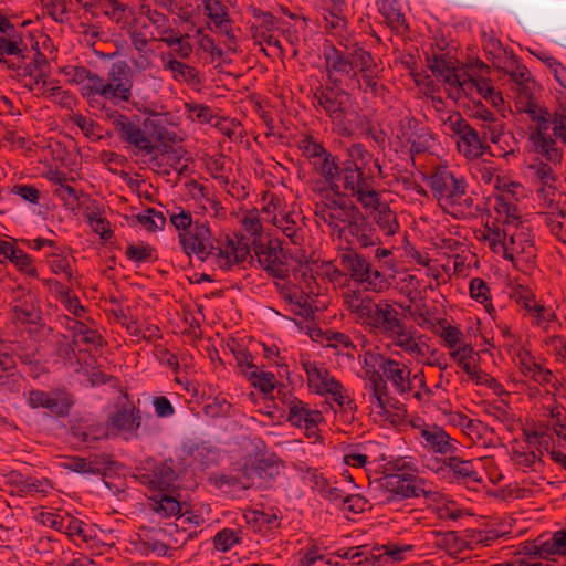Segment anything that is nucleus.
Returning <instances> with one entry per match:
<instances>
[{
    "instance_id": "f257e3e1",
    "label": "nucleus",
    "mask_w": 566,
    "mask_h": 566,
    "mask_svg": "<svg viewBox=\"0 0 566 566\" xmlns=\"http://www.w3.org/2000/svg\"><path fill=\"white\" fill-rule=\"evenodd\" d=\"M323 56L327 83L334 88H358L374 96L386 94L387 88L380 83L384 69L358 41L342 38L339 48L326 41Z\"/></svg>"
},
{
    "instance_id": "f03ea898",
    "label": "nucleus",
    "mask_w": 566,
    "mask_h": 566,
    "mask_svg": "<svg viewBox=\"0 0 566 566\" xmlns=\"http://www.w3.org/2000/svg\"><path fill=\"white\" fill-rule=\"evenodd\" d=\"M313 191L319 196L314 205V214L318 221L329 228L331 235L344 239L348 244L359 248L375 247L381 243L376 228L363 213L361 207L340 190V186L326 188L316 182Z\"/></svg>"
},
{
    "instance_id": "7ed1b4c3",
    "label": "nucleus",
    "mask_w": 566,
    "mask_h": 566,
    "mask_svg": "<svg viewBox=\"0 0 566 566\" xmlns=\"http://www.w3.org/2000/svg\"><path fill=\"white\" fill-rule=\"evenodd\" d=\"M65 74L80 86L82 97L93 108L104 109L106 102L118 105L133 98L134 74L124 60L111 65L106 78L82 65L65 69Z\"/></svg>"
},
{
    "instance_id": "20e7f679",
    "label": "nucleus",
    "mask_w": 566,
    "mask_h": 566,
    "mask_svg": "<svg viewBox=\"0 0 566 566\" xmlns=\"http://www.w3.org/2000/svg\"><path fill=\"white\" fill-rule=\"evenodd\" d=\"M520 104L521 111L527 114L532 122L530 140L535 151L548 161H560L563 150L557 147V140L566 145V108H558L551 114L547 108L531 98L521 101Z\"/></svg>"
},
{
    "instance_id": "39448f33",
    "label": "nucleus",
    "mask_w": 566,
    "mask_h": 566,
    "mask_svg": "<svg viewBox=\"0 0 566 566\" xmlns=\"http://www.w3.org/2000/svg\"><path fill=\"white\" fill-rule=\"evenodd\" d=\"M371 329L391 339L392 344L411 357H423L428 352L426 337L408 327L400 313L388 302L380 301L367 324Z\"/></svg>"
},
{
    "instance_id": "423d86ee",
    "label": "nucleus",
    "mask_w": 566,
    "mask_h": 566,
    "mask_svg": "<svg viewBox=\"0 0 566 566\" xmlns=\"http://www.w3.org/2000/svg\"><path fill=\"white\" fill-rule=\"evenodd\" d=\"M428 186L439 206L453 217L471 213L474 200L468 193V182L448 167H438L428 178Z\"/></svg>"
},
{
    "instance_id": "0eeeda50",
    "label": "nucleus",
    "mask_w": 566,
    "mask_h": 566,
    "mask_svg": "<svg viewBox=\"0 0 566 566\" xmlns=\"http://www.w3.org/2000/svg\"><path fill=\"white\" fill-rule=\"evenodd\" d=\"M301 366L306 374L307 385L313 392L332 398L339 407L347 406L349 410H356L354 400L347 395L342 382L323 364L303 358Z\"/></svg>"
},
{
    "instance_id": "6e6552de",
    "label": "nucleus",
    "mask_w": 566,
    "mask_h": 566,
    "mask_svg": "<svg viewBox=\"0 0 566 566\" xmlns=\"http://www.w3.org/2000/svg\"><path fill=\"white\" fill-rule=\"evenodd\" d=\"M337 179L342 181L340 190L343 189L349 198H355L360 207H369L377 202L379 192L374 187V177L366 174L364 167L342 163Z\"/></svg>"
},
{
    "instance_id": "1a4fd4ad",
    "label": "nucleus",
    "mask_w": 566,
    "mask_h": 566,
    "mask_svg": "<svg viewBox=\"0 0 566 566\" xmlns=\"http://www.w3.org/2000/svg\"><path fill=\"white\" fill-rule=\"evenodd\" d=\"M135 479L150 491L169 492L178 479L172 458L158 460L147 458L136 468Z\"/></svg>"
},
{
    "instance_id": "9d476101",
    "label": "nucleus",
    "mask_w": 566,
    "mask_h": 566,
    "mask_svg": "<svg viewBox=\"0 0 566 566\" xmlns=\"http://www.w3.org/2000/svg\"><path fill=\"white\" fill-rule=\"evenodd\" d=\"M298 149L308 160L313 171L324 180L325 184L319 182L321 185L326 186V188L340 186L337 182V177L342 165L321 143L307 136L298 142Z\"/></svg>"
},
{
    "instance_id": "9b49d317",
    "label": "nucleus",
    "mask_w": 566,
    "mask_h": 566,
    "mask_svg": "<svg viewBox=\"0 0 566 566\" xmlns=\"http://www.w3.org/2000/svg\"><path fill=\"white\" fill-rule=\"evenodd\" d=\"M441 122L451 135L457 136V149L461 155L470 160L483 156L486 148L483 139L459 112L448 113Z\"/></svg>"
},
{
    "instance_id": "f8f14e48",
    "label": "nucleus",
    "mask_w": 566,
    "mask_h": 566,
    "mask_svg": "<svg viewBox=\"0 0 566 566\" xmlns=\"http://www.w3.org/2000/svg\"><path fill=\"white\" fill-rule=\"evenodd\" d=\"M392 132L403 146H409V153L412 156L428 151L434 140L430 128L420 123L409 111L400 114Z\"/></svg>"
},
{
    "instance_id": "ddd939ff",
    "label": "nucleus",
    "mask_w": 566,
    "mask_h": 566,
    "mask_svg": "<svg viewBox=\"0 0 566 566\" xmlns=\"http://www.w3.org/2000/svg\"><path fill=\"white\" fill-rule=\"evenodd\" d=\"M382 486L388 492V502L420 496L436 500L439 496L431 482L412 474H387Z\"/></svg>"
},
{
    "instance_id": "4468645a",
    "label": "nucleus",
    "mask_w": 566,
    "mask_h": 566,
    "mask_svg": "<svg viewBox=\"0 0 566 566\" xmlns=\"http://www.w3.org/2000/svg\"><path fill=\"white\" fill-rule=\"evenodd\" d=\"M241 478V489L268 488L279 475V465L274 460L248 454L237 462Z\"/></svg>"
},
{
    "instance_id": "2eb2a0df",
    "label": "nucleus",
    "mask_w": 566,
    "mask_h": 566,
    "mask_svg": "<svg viewBox=\"0 0 566 566\" xmlns=\"http://www.w3.org/2000/svg\"><path fill=\"white\" fill-rule=\"evenodd\" d=\"M379 360L378 371L386 384L390 382L398 395L413 394L416 398L420 399V392L415 391V382L418 381L420 387H426L423 373L415 374L411 377V370L405 363L382 356H379Z\"/></svg>"
},
{
    "instance_id": "dca6fc26",
    "label": "nucleus",
    "mask_w": 566,
    "mask_h": 566,
    "mask_svg": "<svg viewBox=\"0 0 566 566\" xmlns=\"http://www.w3.org/2000/svg\"><path fill=\"white\" fill-rule=\"evenodd\" d=\"M332 88L334 87L332 86ZM314 99L331 118L334 130L338 135L348 136L352 134V123L348 118L349 112L343 93L318 87L314 93Z\"/></svg>"
},
{
    "instance_id": "f3484780",
    "label": "nucleus",
    "mask_w": 566,
    "mask_h": 566,
    "mask_svg": "<svg viewBox=\"0 0 566 566\" xmlns=\"http://www.w3.org/2000/svg\"><path fill=\"white\" fill-rule=\"evenodd\" d=\"M142 424L139 408L128 398L127 392H122L114 405V411L107 416V428L113 434H128L138 437Z\"/></svg>"
},
{
    "instance_id": "a211bd4d",
    "label": "nucleus",
    "mask_w": 566,
    "mask_h": 566,
    "mask_svg": "<svg viewBox=\"0 0 566 566\" xmlns=\"http://www.w3.org/2000/svg\"><path fill=\"white\" fill-rule=\"evenodd\" d=\"M416 430V438L428 452L433 454L450 455L459 450V442L453 439L442 427L434 423H426L421 419L411 421Z\"/></svg>"
},
{
    "instance_id": "6ab92c4d",
    "label": "nucleus",
    "mask_w": 566,
    "mask_h": 566,
    "mask_svg": "<svg viewBox=\"0 0 566 566\" xmlns=\"http://www.w3.org/2000/svg\"><path fill=\"white\" fill-rule=\"evenodd\" d=\"M30 51L23 53V62L9 63V69L14 71L13 77L24 83V86L32 91L39 84H46L48 59L36 50L29 59Z\"/></svg>"
},
{
    "instance_id": "aec40b11",
    "label": "nucleus",
    "mask_w": 566,
    "mask_h": 566,
    "mask_svg": "<svg viewBox=\"0 0 566 566\" xmlns=\"http://www.w3.org/2000/svg\"><path fill=\"white\" fill-rule=\"evenodd\" d=\"M484 538L485 536L482 532L473 530H465L462 533L455 531L430 532L431 543L436 547L446 551L449 555L454 557L465 549H474L476 545L484 541Z\"/></svg>"
},
{
    "instance_id": "412c9836",
    "label": "nucleus",
    "mask_w": 566,
    "mask_h": 566,
    "mask_svg": "<svg viewBox=\"0 0 566 566\" xmlns=\"http://www.w3.org/2000/svg\"><path fill=\"white\" fill-rule=\"evenodd\" d=\"M247 255V245L242 244L237 237L220 234L212 239L208 260H212L220 269L229 270L233 265L242 263Z\"/></svg>"
},
{
    "instance_id": "4be33fe9",
    "label": "nucleus",
    "mask_w": 566,
    "mask_h": 566,
    "mask_svg": "<svg viewBox=\"0 0 566 566\" xmlns=\"http://www.w3.org/2000/svg\"><path fill=\"white\" fill-rule=\"evenodd\" d=\"M363 400L371 413L384 415L390 407L391 397L388 386L380 371L373 368L365 369Z\"/></svg>"
},
{
    "instance_id": "5701e85b",
    "label": "nucleus",
    "mask_w": 566,
    "mask_h": 566,
    "mask_svg": "<svg viewBox=\"0 0 566 566\" xmlns=\"http://www.w3.org/2000/svg\"><path fill=\"white\" fill-rule=\"evenodd\" d=\"M260 265L273 277L285 279L289 276L287 258L283 252L279 240H269L254 247Z\"/></svg>"
},
{
    "instance_id": "b1692460",
    "label": "nucleus",
    "mask_w": 566,
    "mask_h": 566,
    "mask_svg": "<svg viewBox=\"0 0 566 566\" xmlns=\"http://www.w3.org/2000/svg\"><path fill=\"white\" fill-rule=\"evenodd\" d=\"M348 6L345 0H323V21L325 31L337 36L336 48H339L342 38L356 40L347 34L348 27Z\"/></svg>"
},
{
    "instance_id": "393cba45",
    "label": "nucleus",
    "mask_w": 566,
    "mask_h": 566,
    "mask_svg": "<svg viewBox=\"0 0 566 566\" xmlns=\"http://www.w3.org/2000/svg\"><path fill=\"white\" fill-rule=\"evenodd\" d=\"M287 421L296 428H303L308 438L317 436L318 424L324 421L319 410L311 409L310 406L296 397L286 400Z\"/></svg>"
},
{
    "instance_id": "a878e982",
    "label": "nucleus",
    "mask_w": 566,
    "mask_h": 566,
    "mask_svg": "<svg viewBox=\"0 0 566 566\" xmlns=\"http://www.w3.org/2000/svg\"><path fill=\"white\" fill-rule=\"evenodd\" d=\"M182 251L189 258L197 256L200 261L209 259L211 252L212 235L206 222L196 221L190 231L178 235Z\"/></svg>"
},
{
    "instance_id": "bb28decb",
    "label": "nucleus",
    "mask_w": 566,
    "mask_h": 566,
    "mask_svg": "<svg viewBox=\"0 0 566 566\" xmlns=\"http://www.w3.org/2000/svg\"><path fill=\"white\" fill-rule=\"evenodd\" d=\"M482 459L463 460L454 454H450L442 460L441 470L448 469L450 479L459 484L473 488L482 483V475L479 470Z\"/></svg>"
},
{
    "instance_id": "cd10ccee",
    "label": "nucleus",
    "mask_w": 566,
    "mask_h": 566,
    "mask_svg": "<svg viewBox=\"0 0 566 566\" xmlns=\"http://www.w3.org/2000/svg\"><path fill=\"white\" fill-rule=\"evenodd\" d=\"M172 527H142L137 534L135 549L144 556H166L171 548L168 541Z\"/></svg>"
},
{
    "instance_id": "c85d7f7f",
    "label": "nucleus",
    "mask_w": 566,
    "mask_h": 566,
    "mask_svg": "<svg viewBox=\"0 0 566 566\" xmlns=\"http://www.w3.org/2000/svg\"><path fill=\"white\" fill-rule=\"evenodd\" d=\"M503 256L510 261H515L518 258L530 260L535 256L534 240L528 228L522 223H511Z\"/></svg>"
},
{
    "instance_id": "c756f323",
    "label": "nucleus",
    "mask_w": 566,
    "mask_h": 566,
    "mask_svg": "<svg viewBox=\"0 0 566 566\" xmlns=\"http://www.w3.org/2000/svg\"><path fill=\"white\" fill-rule=\"evenodd\" d=\"M515 361L521 374L541 386L552 385L558 390L557 379L553 371L538 364L535 357L525 348H518L515 354Z\"/></svg>"
},
{
    "instance_id": "7c9ffc66",
    "label": "nucleus",
    "mask_w": 566,
    "mask_h": 566,
    "mask_svg": "<svg viewBox=\"0 0 566 566\" xmlns=\"http://www.w3.org/2000/svg\"><path fill=\"white\" fill-rule=\"evenodd\" d=\"M251 13L253 19L251 22V34L255 42L259 44L266 43L282 51L280 41L273 35L277 25L274 15L269 11L254 7L251 8Z\"/></svg>"
},
{
    "instance_id": "2f4dec72",
    "label": "nucleus",
    "mask_w": 566,
    "mask_h": 566,
    "mask_svg": "<svg viewBox=\"0 0 566 566\" xmlns=\"http://www.w3.org/2000/svg\"><path fill=\"white\" fill-rule=\"evenodd\" d=\"M9 482L13 488L12 492L19 496H32L42 499L48 496L54 489L48 478L24 476L21 473H11Z\"/></svg>"
},
{
    "instance_id": "473e14b6",
    "label": "nucleus",
    "mask_w": 566,
    "mask_h": 566,
    "mask_svg": "<svg viewBox=\"0 0 566 566\" xmlns=\"http://www.w3.org/2000/svg\"><path fill=\"white\" fill-rule=\"evenodd\" d=\"M542 451L528 448L527 444L512 441L510 450V460L514 468L522 472H537L544 467Z\"/></svg>"
},
{
    "instance_id": "72a5a7b5",
    "label": "nucleus",
    "mask_w": 566,
    "mask_h": 566,
    "mask_svg": "<svg viewBox=\"0 0 566 566\" xmlns=\"http://www.w3.org/2000/svg\"><path fill=\"white\" fill-rule=\"evenodd\" d=\"M15 360L0 344V391L20 394L24 388V378L13 373Z\"/></svg>"
},
{
    "instance_id": "f704fd0d",
    "label": "nucleus",
    "mask_w": 566,
    "mask_h": 566,
    "mask_svg": "<svg viewBox=\"0 0 566 566\" xmlns=\"http://www.w3.org/2000/svg\"><path fill=\"white\" fill-rule=\"evenodd\" d=\"M343 304L357 321L367 325L377 303L359 290H347L343 293Z\"/></svg>"
},
{
    "instance_id": "c9c22d12",
    "label": "nucleus",
    "mask_w": 566,
    "mask_h": 566,
    "mask_svg": "<svg viewBox=\"0 0 566 566\" xmlns=\"http://www.w3.org/2000/svg\"><path fill=\"white\" fill-rule=\"evenodd\" d=\"M161 64L165 71L170 72L174 81H182L188 85L201 84L199 71L196 67L177 60L172 53L163 54Z\"/></svg>"
},
{
    "instance_id": "e433bc0d",
    "label": "nucleus",
    "mask_w": 566,
    "mask_h": 566,
    "mask_svg": "<svg viewBox=\"0 0 566 566\" xmlns=\"http://www.w3.org/2000/svg\"><path fill=\"white\" fill-rule=\"evenodd\" d=\"M366 211L373 213V219L385 235H395L399 229V222L396 213L390 209L387 202L381 201L380 193L377 195V202L369 207H361Z\"/></svg>"
},
{
    "instance_id": "4c0bfd02",
    "label": "nucleus",
    "mask_w": 566,
    "mask_h": 566,
    "mask_svg": "<svg viewBox=\"0 0 566 566\" xmlns=\"http://www.w3.org/2000/svg\"><path fill=\"white\" fill-rule=\"evenodd\" d=\"M303 217L297 212H280L272 219V223L289 238L292 244L301 245L304 241V230L302 227Z\"/></svg>"
},
{
    "instance_id": "58836bf2",
    "label": "nucleus",
    "mask_w": 566,
    "mask_h": 566,
    "mask_svg": "<svg viewBox=\"0 0 566 566\" xmlns=\"http://www.w3.org/2000/svg\"><path fill=\"white\" fill-rule=\"evenodd\" d=\"M339 262L346 274L358 284H364L369 277V261L352 248L339 254Z\"/></svg>"
},
{
    "instance_id": "ea45409f",
    "label": "nucleus",
    "mask_w": 566,
    "mask_h": 566,
    "mask_svg": "<svg viewBox=\"0 0 566 566\" xmlns=\"http://www.w3.org/2000/svg\"><path fill=\"white\" fill-rule=\"evenodd\" d=\"M539 218L551 234L566 244V201L560 207L555 200H549V210L541 212Z\"/></svg>"
},
{
    "instance_id": "a19ab883",
    "label": "nucleus",
    "mask_w": 566,
    "mask_h": 566,
    "mask_svg": "<svg viewBox=\"0 0 566 566\" xmlns=\"http://www.w3.org/2000/svg\"><path fill=\"white\" fill-rule=\"evenodd\" d=\"M12 312L13 318L21 324H39L42 321L39 301L32 293H27L21 298L15 300Z\"/></svg>"
},
{
    "instance_id": "79ce46f5",
    "label": "nucleus",
    "mask_w": 566,
    "mask_h": 566,
    "mask_svg": "<svg viewBox=\"0 0 566 566\" xmlns=\"http://www.w3.org/2000/svg\"><path fill=\"white\" fill-rule=\"evenodd\" d=\"M28 405L33 409L46 408L53 415L64 417L69 415L72 402L67 399L59 400L43 390H31L28 396Z\"/></svg>"
},
{
    "instance_id": "37998d69",
    "label": "nucleus",
    "mask_w": 566,
    "mask_h": 566,
    "mask_svg": "<svg viewBox=\"0 0 566 566\" xmlns=\"http://www.w3.org/2000/svg\"><path fill=\"white\" fill-rule=\"evenodd\" d=\"M24 52H28V46L17 34V31L0 35V63L9 67V63L23 62Z\"/></svg>"
},
{
    "instance_id": "c03bdc74",
    "label": "nucleus",
    "mask_w": 566,
    "mask_h": 566,
    "mask_svg": "<svg viewBox=\"0 0 566 566\" xmlns=\"http://www.w3.org/2000/svg\"><path fill=\"white\" fill-rule=\"evenodd\" d=\"M530 169L533 171L534 177L542 184V187L537 190V197L538 199H542L544 205L549 209V200H554L551 196H555L553 187L555 177L553 169L549 165L543 161L531 165Z\"/></svg>"
},
{
    "instance_id": "a18cd8bd",
    "label": "nucleus",
    "mask_w": 566,
    "mask_h": 566,
    "mask_svg": "<svg viewBox=\"0 0 566 566\" xmlns=\"http://www.w3.org/2000/svg\"><path fill=\"white\" fill-rule=\"evenodd\" d=\"M130 43L138 53V60L134 61V66L138 70H147L153 66L151 53L148 49L149 41L147 36L138 31L135 27H130L127 30Z\"/></svg>"
},
{
    "instance_id": "49530a36",
    "label": "nucleus",
    "mask_w": 566,
    "mask_h": 566,
    "mask_svg": "<svg viewBox=\"0 0 566 566\" xmlns=\"http://www.w3.org/2000/svg\"><path fill=\"white\" fill-rule=\"evenodd\" d=\"M379 12L384 17L386 24L396 33L408 31V24L401 9L396 0H380Z\"/></svg>"
},
{
    "instance_id": "de8ad7c7",
    "label": "nucleus",
    "mask_w": 566,
    "mask_h": 566,
    "mask_svg": "<svg viewBox=\"0 0 566 566\" xmlns=\"http://www.w3.org/2000/svg\"><path fill=\"white\" fill-rule=\"evenodd\" d=\"M208 18L214 23L221 32L229 35L234 41L235 38L231 32V20L228 18L227 8L219 0H201Z\"/></svg>"
},
{
    "instance_id": "09e8293b",
    "label": "nucleus",
    "mask_w": 566,
    "mask_h": 566,
    "mask_svg": "<svg viewBox=\"0 0 566 566\" xmlns=\"http://www.w3.org/2000/svg\"><path fill=\"white\" fill-rule=\"evenodd\" d=\"M428 67L436 77H440L450 87L458 82V75L454 62L451 57L446 55H433L432 59H428Z\"/></svg>"
},
{
    "instance_id": "8fccbe9b",
    "label": "nucleus",
    "mask_w": 566,
    "mask_h": 566,
    "mask_svg": "<svg viewBox=\"0 0 566 566\" xmlns=\"http://www.w3.org/2000/svg\"><path fill=\"white\" fill-rule=\"evenodd\" d=\"M510 230L511 223H493L492 226H485L481 238L488 241L492 252L503 254Z\"/></svg>"
},
{
    "instance_id": "3c124183",
    "label": "nucleus",
    "mask_w": 566,
    "mask_h": 566,
    "mask_svg": "<svg viewBox=\"0 0 566 566\" xmlns=\"http://www.w3.org/2000/svg\"><path fill=\"white\" fill-rule=\"evenodd\" d=\"M62 467L72 472L93 475L101 474L103 470L97 455L90 458L71 457L62 463Z\"/></svg>"
},
{
    "instance_id": "603ef678",
    "label": "nucleus",
    "mask_w": 566,
    "mask_h": 566,
    "mask_svg": "<svg viewBox=\"0 0 566 566\" xmlns=\"http://www.w3.org/2000/svg\"><path fill=\"white\" fill-rule=\"evenodd\" d=\"M507 196L509 195H496L494 197V209L500 218H502L500 223H521V214L516 201L510 200Z\"/></svg>"
},
{
    "instance_id": "864d4df0",
    "label": "nucleus",
    "mask_w": 566,
    "mask_h": 566,
    "mask_svg": "<svg viewBox=\"0 0 566 566\" xmlns=\"http://www.w3.org/2000/svg\"><path fill=\"white\" fill-rule=\"evenodd\" d=\"M104 14L114 21L122 30L130 28L132 21L136 20L133 10L117 0H109V7L104 10Z\"/></svg>"
},
{
    "instance_id": "5fc2aeb1",
    "label": "nucleus",
    "mask_w": 566,
    "mask_h": 566,
    "mask_svg": "<svg viewBox=\"0 0 566 566\" xmlns=\"http://www.w3.org/2000/svg\"><path fill=\"white\" fill-rule=\"evenodd\" d=\"M244 375L251 385L265 396L272 394L276 387L277 381L273 373L254 368V370H244Z\"/></svg>"
},
{
    "instance_id": "6e6d98bb",
    "label": "nucleus",
    "mask_w": 566,
    "mask_h": 566,
    "mask_svg": "<svg viewBox=\"0 0 566 566\" xmlns=\"http://www.w3.org/2000/svg\"><path fill=\"white\" fill-rule=\"evenodd\" d=\"M217 551L226 553L242 542V531L240 528L224 527L220 530L212 538Z\"/></svg>"
},
{
    "instance_id": "4d7b16f0",
    "label": "nucleus",
    "mask_w": 566,
    "mask_h": 566,
    "mask_svg": "<svg viewBox=\"0 0 566 566\" xmlns=\"http://www.w3.org/2000/svg\"><path fill=\"white\" fill-rule=\"evenodd\" d=\"M150 500L153 502V510L159 513L161 516H175L179 514L181 510L179 501L166 492H160L158 495L153 496Z\"/></svg>"
},
{
    "instance_id": "13d9d810",
    "label": "nucleus",
    "mask_w": 566,
    "mask_h": 566,
    "mask_svg": "<svg viewBox=\"0 0 566 566\" xmlns=\"http://www.w3.org/2000/svg\"><path fill=\"white\" fill-rule=\"evenodd\" d=\"M45 256L46 262L54 274H64L70 282L73 280L71 258L64 253V250L51 251Z\"/></svg>"
},
{
    "instance_id": "bf43d9fd",
    "label": "nucleus",
    "mask_w": 566,
    "mask_h": 566,
    "mask_svg": "<svg viewBox=\"0 0 566 566\" xmlns=\"http://www.w3.org/2000/svg\"><path fill=\"white\" fill-rule=\"evenodd\" d=\"M471 298L484 305L486 312L491 314L495 311L491 301V291L488 283L481 277H473L469 283Z\"/></svg>"
},
{
    "instance_id": "052dcab7",
    "label": "nucleus",
    "mask_w": 566,
    "mask_h": 566,
    "mask_svg": "<svg viewBox=\"0 0 566 566\" xmlns=\"http://www.w3.org/2000/svg\"><path fill=\"white\" fill-rule=\"evenodd\" d=\"M91 532L92 530L86 523L66 513L64 534L74 541L78 539L82 543H88L93 538Z\"/></svg>"
},
{
    "instance_id": "680f3d73",
    "label": "nucleus",
    "mask_w": 566,
    "mask_h": 566,
    "mask_svg": "<svg viewBox=\"0 0 566 566\" xmlns=\"http://www.w3.org/2000/svg\"><path fill=\"white\" fill-rule=\"evenodd\" d=\"M109 118L113 119L114 129L118 136V138L125 143L130 135L135 133L137 128H139L138 119H132L125 114H122L117 111H114Z\"/></svg>"
},
{
    "instance_id": "e2e57ef3",
    "label": "nucleus",
    "mask_w": 566,
    "mask_h": 566,
    "mask_svg": "<svg viewBox=\"0 0 566 566\" xmlns=\"http://www.w3.org/2000/svg\"><path fill=\"white\" fill-rule=\"evenodd\" d=\"M314 485L319 495L331 502L334 503H343L345 499V493L342 489H339L336 483L329 482L322 474L314 475Z\"/></svg>"
},
{
    "instance_id": "0e129e2a",
    "label": "nucleus",
    "mask_w": 566,
    "mask_h": 566,
    "mask_svg": "<svg viewBox=\"0 0 566 566\" xmlns=\"http://www.w3.org/2000/svg\"><path fill=\"white\" fill-rule=\"evenodd\" d=\"M207 169L210 172V176L218 180L221 187L226 189L229 195L234 196V192L229 190V168L226 166V158L223 156L211 157L207 161Z\"/></svg>"
},
{
    "instance_id": "69168bd1",
    "label": "nucleus",
    "mask_w": 566,
    "mask_h": 566,
    "mask_svg": "<svg viewBox=\"0 0 566 566\" xmlns=\"http://www.w3.org/2000/svg\"><path fill=\"white\" fill-rule=\"evenodd\" d=\"M67 329L72 332L73 337L81 338V342L97 346L101 344L102 337L95 329L88 328L84 323L77 321V319H67Z\"/></svg>"
},
{
    "instance_id": "338daca9",
    "label": "nucleus",
    "mask_w": 566,
    "mask_h": 566,
    "mask_svg": "<svg viewBox=\"0 0 566 566\" xmlns=\"http://www.w3.org/2000/svg\"><path fill=\"white\" fill-rule=\"evenodd\" d=\"M125 256L136 263L154 262L156 260V250L148 243L128 244L125 250Z\"/></svg>"
},
{
    "instance_id": "774afa93",
    "label": "nucleus",
    "mask_w": 566,
    "mask_h": 566,
    "mask_svg": "<svg viewBox=\"0 0 566 566\" xmlns=\"http://www.w3.org/2000/svg\"><path fill=\"white\" fill-rule=\"evenodd\" d=\"M326 346L335 348L339 352L345 350V355L353 357V353L356 350V346L353 344L350 337L342 332L327 331L324 334Z\"/></svg>"
}]
</instances>
